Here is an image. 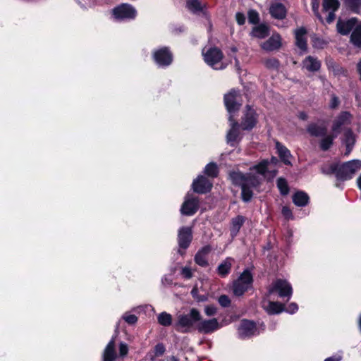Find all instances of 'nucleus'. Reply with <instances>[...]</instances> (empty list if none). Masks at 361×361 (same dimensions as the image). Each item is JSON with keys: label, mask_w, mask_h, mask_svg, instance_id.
Wrapping results in <instances>:
<instances>
[{"label": "nucleus", "mask_w": 361, "mask_h": 361, "mask_svg": "<svg viewBox=\"0 0 361 361\" xmlns=\"http://www.w3.org/2000/svg\"><path fill=\"white\" fill-rule=\"evenodd\" d=\"M230 178L233 184L241 186L243 201H250L252 197V188L259 183L258 177L250 174L245 176L239 171H234L230 173Z\"/></svg>", "instance_id": "obj_1"}, {"label": "nucleus", "mask_w": 361, "mask_h": 361, "mask_svg": "<svg viewBox=\"0 0 361 361\" xmlns=\"http://www.w3.org/2000/svg\"><path fill=\"white\" fill-rule=\"evenodd\" d=\"M200 319V311L195 308H192L188 314H180L178 317V322L176 325L182 331H187L192 329L195 324H197Z\"/></svg>", "instance_id": "obj_2"}, {"label": "nucleus", "mask_w": 361, "mask_h": 361, "mask_svg": "<svg viewBox=\"0 0 361 361\" xmlns=\"http://www.w3.org/2000/svg\"><path fill=\"white\" fill-rule=\"evenodd\" d=\"M202 55L207 65L216 70H221L226 67L224 64L223 54L220 49L216 47L203 49Z\"/></svg>", "instance_id": "obj_3"}, {"label": "nucleus", "mask_w": 361, "mask_h": 361, "mask_svg": "<svg viewBox=\"0 0 361 361\" xmlns=\"http://www.w3.org/2000/svg\"><path fill=\"white\" fill-rule=\"evenodd\" d=\"M361 169L360 160H353L343 164L341 166H337L334 170L336 171L338 178L341 180H347L352 178V176Z\"/></svg>", "instance_id": "obj_4"}, {"label": "nucleus", "mask_w": 361, "mask_h": 361, "mask_svg": "<svg viewBox=\"0 0 361 361\" xmlns=\"http://www.w3.org/2000/svg\"><path fill=\"white\" fill-rule=\"evenodd\" d=\"M252 276L247 270L244 271L240 277L233 282V293L235 296H241L252 286Z\"/></svg>", "instance_id": "obj_5"}, {"label": "nucleus", "mask_w": 361, "mask_h": 361, "mask_svg": "<svg viewBox=\"0 0 361 361\" xmlns=\"http://www.w3.org/2000/svg\"><path fill=\"white\" fill-rule=\"evenodd\" d=\"M224 104L230 114L237 111L241 104L240 103V94L235 90H231L224 95Z\"/></svg>", "instance_id": "obj_6"}, {"label": "nucleus", "mask_w": 361, "mask_h": 361, "mask_svg": "<svg viewBox=\"0 0 361 361\" xmlns=\"http://www.w3.org/2000/svg\"><path fill=\"white\" fill-rule=\"evenodd\" d=\"M276 292L280 297L290 298L293 290L290 284L286 280L277 279L269 290L270 294Z\"/></svg>", "instance_id": "obj_7"}, {"label": "nucleus", "mask_w": 361, "mask_h": 361, "mask_svg": "<svg viewBox=\"0 0 361 361\" xmlns=\"http://www.w3.org/2000/svg\"><path fill=\"white\" fill-rule=\"evenodd\" d=\"M113 15L118 20L132 19L136 16L137 11L131 5L123 4L113 10Z\"/></svg>", "instance_id": "obj_8"}, {"label": "nucleus", "mask_w": 361, "mask_h": 361, "mask_svg": "<svg viewBox=\"0 0 361 361\" xmlns=\"http://www.w3.org/2000/svg\"><path fill=\"white\" fill-rule=\"evenodd\" d=\"M198 208V200L192 195H188L182 204L180 212L184 215L191 216L197 211Z\"/></svg>", "instance_id": "obj_9"}, {"label": "nucleus", "mask_w": 361, "mask_h": 361, "mask_svg": "<svg viewBox=\"0 0 361 361\" xmlns=\"http://www.w3.org/2000/svg\"><path fill=\"white\" fill-rule=\"evenodd\" d=\"M220 327L219 323L217 319L214 318L212 319H200L198 323H197V329L200 332L204 334L212 333Z\"/></svg>", "instance_id": "obj_10"}, {"label": "nucleus", "mask_w": 361, "mask_h": 361, "mask_svg": "<svg viewBox=\"0 0 361 361\" xmlns=\"http://www.w3.org/2000/svg\"><path fill=\"white\" fill-rule=\"evenodd\" d=\"M192 239V235L191 227H182L179 229L178 242L180 248L186 249L190 244Z\"/></svg>", "instance_id": "obj_11"}, {"label": "nucleus", "mask_w": 361, "mask_h": 361, "mask_svg": "<svg viewBox=\"0 0 361 361\" xmlns=\"http://www.w3.org/2000/svg\"><path fill=\"white\" fill-rule=\"evenodd\" d=\"M352 116L348 112H341L334 121L332 130L336 135L340 133L341 126L348 125L351 122Z\"/></svg>", "instance_id": "obj_12"}, {"label": "nucleus", "mask_w": 361, "mask_h": 361, "mask_svg": "<svg viewBox=\"0 0 361 361\" xmlns=\"http://www.w3.org/2000/svg\"><path fill=\"white\" fill-rule=\"evenodd\" d=\"M212 187V183L205 177L200 176L192 183L193 190L198 193H206Z\"/></svg>", "instance_id": "obj_13"}, {"label": "nucleus", "mask_w": 361, "mask_h": 361, "mask_svg": "<svg viewBox=\"0 0 361 361\" xmlns=\"http://www.w3.org/2000/svg\"><path fill=\"white\" fill-rule=\"evenodd\" d=\"M154 58L159 66H168L172 61V55L166 48H162L155 51Z\"/></svg>", "instance_id": "obj_14"}, {"label": "nucleus", "mask_w": 361, "mask_h": 361, "mask_svg": "<svg viewBox=\"0 0 361 361\" xmlns=\"http://www.w3.org/2000/svg\"><path fill=\"white\" fill-rule=\"evenodd\" d=\"M321 61L314 56H308L302 62V68L308 72L314 73L320 70Z\"/></svg>", "instance_id": "obj_15"}, {"label": "nucleus", "mask_w": 361, "mask_h": 361, "mask_svg": "<svg viewBox=\"0 0 361 361\" xmlns=\"http://www.w3.org/2000/svg\"><path fill=\"white\" fill-rule=\"evenodd\" d=\"M257 122L256 114L250 106H247V110L243 118L241 126L244 130L252 128Z\"/></svg>", "instance_id": "obj_16"}, {"label": "nucleus", "mask_w": 361, "mask_h": 361, "mask_svg": "<svg viewBox=\"0 0 361 361\" xmlns=\"http://www.w3.org/2000/svg\"><path fill=\"white\" fill-rule=\"evenodd\" d=\"M239 336L245 338L254 335L256 332V326L252 322L243 320L238 329Z\"/></svg>", "instance_id": "obj_17"}, {"label": "nucleus", "mask_w": 361, "mask_h": 361, "mask_svg": "<svg viewBox=\"0 0 361 361\" xmlns=\"http://www.w3.org/2000/svg\"><path fill=\"white\" fill-rule=\"evenodd\" d=\"M229 122L231 129L227 133L226 140L229 145L233 146L239 136V125L237 122L233 120L231 116L229 117Z\"/></svg>", "instance_id": "obj_18"}, {"label": "nucleus", "mask_w": 361, "mask_h": 361, "mask_svg": "<svg viewBox=\"0 0 361 361\" xmlns=\"http://www.w3.org/2000/svg\"><path fill=\"white\" fill-rule=\"evenodd\" d=\"M212 248L209 245H206L200 249L195 256V262L201 267L208 265L207 256L211 252Z\"/></svg>", "instance_id": "obj_19"}, {"label": "nucleus", "mask_w": 361, "mask_h": 361, "mask_svg": "<svg viewBox=\"0 0 361 361\" xmlns=\"http://www.w3.org/2000/svg\"><path fill=\"white\" fill-rule=\"evenodd\" d=\"M357 25L355 18H351L347 21L339 20L337 23V30L342 35H347L350 30H353Z\"/></svg>", "instance_id": "obj_20"}, {"label": "nucleus", "mask_w": 361, "mask_h": 361, "mask_svg": "<svg viewBox=\"0 0 361 361\" xmlns=\"http://www.w3.org/2000/svg\"><path fill=\"white\" fill-rule=\"evenodd\" d=\"M269 13L276 19H283L286 17L287 10L281 3H274L269 8Z\"/></svg>", "instance_id": "obj_21"}, {"label": "nucleus", "mask_w": 361, "mask_h": 361, "mask_svg": "<svg viewBox=\"0 0 361 361\" xmlns=\"http://www.w3.org/2000/svg\"><path fill=\"white\" fill-rule=\"evenodd\" d=\"M281 45V37L279 35H273L268 40L263 42L261 47L266 51H273Z\"/></svg>", "instance_id": "obj_22"}, {"label": "nucleus", "mask_w": 361, "mask_h": 361, "mask_svg": "<svg viewBox=\"0 0 361 361\" xmlns=\"http://www.w3.org/2000/svg\"><path fill=\"white\" fill-rule=\"evenodd\" d=\"M306 30L304 27H300L295 31L296 45L301 50L307 49Z\"/></svg>", "instance_id": "obj_23"}, {"label": "nucleus", "mask_w": 361, "mask_h": 361, "mask_svg": "<svg viewBox=\"0 0 361 361\" xmlns=\"http://www.w3.org/2000/svg\"><path fill=\"white\" fill-rule=\"evenodd\" d=\"M116 357L115 341L114 339H111L104 349L103 360L104 361H114Z\"/></svg>", "instance_id": "obj_24"}, {"label": "nucleus", "mask_w": 361, "mask_h": 361, "mask_svg": "<svg viewBox=\"0 0 361 361\" xmlns=\"http://www.w3.org/2000/svg\"><path fill=\"white\" fill-rule=\"evenodd\" d=\"M276 147L282 161L286 164H290V157H291L290 151L280 142H276Z\"/></svg>", "instance_id": "obj_25"}, {"label": "nucleus", "mask_w": 361, "mask_h": 361, "mask_svg": "<svg viewBox=\"0 0 361 361\" xmlns=\"http://www.w3.org/2000/svg\"><path fill=\"white\" fill-rule=\"evenodd\" d=\"M355 135L351 130H347L344 134L343 142L346 147L345 155H348L351 152L353 147L355 144Z\"/></svg>", "instance_id": "obj_26"}, {"label": "nucleus", "mask_w": 361, "mask_h": 361, "mask_svg": "<svg viewBox=\"0 0 361 361\" xmlns=\"http://www.w3.org/2000/svg\"><path fill=\"white\" fill-rule=\"evenodd\" d=\"M264 308L269 314H279L284 310L283 305L278 302H269L267 305L264 304Z\"/></svg>", "instance_id": "obj_27"}, {"label": "nucleus", "mask_w": 361, "mask_h": 361, "mask_svg": "<svg viewBox=\"0 0 361 361\" xmlns=\"http://www.w3.org/2000/svg\"><path fill=\"white\" fill-rule=\"evenodd\" d=\"M245 221V218L242 216H238L232 219L231 234L233 237L235 236L240 231Z\"/></svg>", "instance_id": "obj_28"}, {"label": "nucleus", "mask_w": 361, "mask_h": 361, "mask_svg": "<svg viewBox=\"0 0 361 361\" xmlns=\"http://www.w3.org/2000/svg\"><path fill=\"white\" fill-rule=\"evenodd\" d=\"M350 42L356 47H361V22L352 31Z\"/></svg>", "instance_id": "obj_29"}, {"label": "nucleus", "mask_w": 361, "mask_h": 361, "mask_svg": "<svg viewBox=\"0 0 361 361\" xmlns=\"http://www.w3.org/2000/svg\"><path fill=\"white\" fill-rule=\"evenodd\" d=\"M233 259L231 258L226 259L218 267V273L221 276H226L231 268Z\"/></svg>", "instance_id": "obj_30"}, {"label": "nucleus", "mask_w": 361, "mask_h": 361, "mask_svg": "<svg viewBox=\"0 0 361 361\" xmlns=\"http://www.w3.org/2000/svg\"><path fill=\"white\" fill-rule=\"evenodd\" d=\"M308 196L303 192H298L293 197L294 204L298 207H303L307 204L308 202Z\"/></svg>", "instance_id": "obj_31"}, {"label": "nucleus", "mask_w": 361, "mask_h": 361, "mask_svg": "<svg viewBox=\"0 0 361 361\" xmlns=\"http://www.w3.org/2000/svg\"><path fill=\"white\" fill-rule=\"evenodd\" d=\"M269 35L268 27L264 25L256 26L252 30V35L255 37L262 39Z\"/></svg>", "instance_id": "obj_32"}, {"label": "nucleus", "mask_w": 361, "mask_h": 361, "mask_svg": "<svg viewBox=\"0 0 361 361\" xmlns=\"http://www.w3.org/2000/svg\"><path fill=\"white\" fill-rule=\"evenodd\" d=\"M186 6L190 11L194 13L201 11L205 7V4L198 0H188Z\"/></svg>", "instance_id": "obj_33"}, {"label": "nucleus", "mask_w": 361, "mask_h": 361, "mask_svg": "<svg viewBox=\"0 0 361 361\" xmlns=\"http://www.w3.org/2000/svg\"><path fill=\"white\" fill-rule=\"evenodd\" d=\"M338 0H324L323 1V8L326 11L335 12L339 7Z\"/></svg>", "instance_id": "obj_34"}, {"label": "nucleus", "mask_w": 361, "mask_h": 361, "mask_svg": "<svg viewBox=\"0 0 361 361\" xmlns=\"http://www.w3.org/2000/svg\"><path fill=\"white\" fill-rule=\"evenodd\" d=\"M345 4L355 13L361 14V0H343Z\"/></svg>", "instance_id": "obj_35"}, {"label": "nucleus", "mask_w": 361, "mask_h": 361, "mask_svg": "<svg viewBox=\"0 0 361 361\" xmlns=\"http://www.w3.org/2000/svg\"><path fill=\"white\" fill-rule=\"evenodd\" d=\"M308 133L314 136H320L325 133V128L316 124H310L307 128Z\"/></svg>", "instance_id": "obj_36"}, {"label": "nucleus", "mask_w": 361, "mask_h": 361, "mask_svg": "<svg viewBox=\"0 0 361 361\" xmlns=\"http://www.w3.org/2000/svg\"><path fill=\"white\" fill-rule=\"evenodd\" d=\"M158 322L162 326H169L172 322V317L170 314L164 312L159 314Z\"/></svg>", "instance_id": "obj_37"}, {"label": "nucleus", "mask_w": 361, "mask_h": 361, "mask_svg": "<svg viewBox=\"0 0 361 361\" xmlns=\"http://www.w3.org/2000/svg\"><path fill=\"white\" fill-rule=\"evenodd\" d=\"M270 163L268 160H263L259 164L253 166L252 170L259 175H264L267 171L268 164Z\"/></svg>", "instance_id": "obj_38"}, {"label": "nucleus", "mask_w": 361, "mask_h": 361, "mask_svg": "<svg viewBox=\"0 0 361 361\" xmlns=\"http://www.w3.org/2000/svg\"><path fill=\"white\" fill-rule=\"evenodd\" d=\"M205 173L211 177H216L218 174V168L214 163H209L204 169Z\"/></svg>", "instance_id": "obj_39"}, {"label": "nucleus", "mask_w": 361, "mask_h": 361, "mask_svg": "<svg viewBox=\"0 0 361 361\" xmlns=\"http://www.w3.org/2000/svg\"><path fill=\"white\" fill-rule=\"evenodd\" d=\"M336 136L337 135H336V134H335L334 136L329 135V136H326L324 138H323L322 142H321V148L323 150L328 149L331 147V145H332V142H333L334 138L335 137H336Z\"/></svg>", "instance_id": "obj_40"}, {"label": "nucleus", "mask_w": 361, "mask_h": 361, "mask_svg": "<svg viewBox=\"0 0 361 361\" xmlns=\"http://www.w3.org/2000/svg\"><path fill=\"white\" fill-rule=\"evenodd\" d=\"M277 186H278L281 194H283V195L288 194V187L287 182L285 179L281 178H279L277 180Z\"/></svg>", "instance_id": "obj_41"}, {"label": "nucleus", "mask_w": 361, "mask_h": 361, "mask_svg": "<svg viewBox=\"0 0 361 361\" xmlns=\"http://www.w3.org/2000/svg\"><path fill=\"white\" fill-rule=\"evenodd\" d=\"M248 20L252 24H256L259 20L258 13L255 10H250L248 11Z\"/></svg>", "instance_id": "obj_42"}, {"label": "nucleus", "mask_w": 361, "mask_h": 361, "mask_svg": "<svg viewBox=\"0 0 361 361\" xmlns=\"http://www.w3.org/2000/svg\"><path fill=\"white\" fill-rule=\"evenodd\" d=\"M123 319L128 324H133L135 323H136L137 320V318L135 315L134 314H125L123 316Z\"/></svg>", "instance_id": "obj_43"}, {"label": "nucleus", "mask_w": 361, "mask_h": 361, "mask_svg": "<svg viewBox=\"0 0 361 361\" xmlns=\"http://www.w3.org/2000/svg\"><path fill=\"white\" fill-rule=\"evenodd\" d=\"M219 302L223 307H228L231 303V300L227 295H223L219 297Z\"/></svg>", "instance_id": "obj_44"}, {"label": "nucleus", "mask_w": 361, "mask_h": 361, "mask_svg": "<svg viewBox=\"0 0 361 361\" xmlns=\"http://www.w3.org/2000/svg\"><path fill=\"white\" fill-rule=\"evenodd\" d=\"M204 313L207 316H213L216 313V307L213 305H207L204 308Z\"/></svg>", "instance_id": "obj_45"}, {"label": "nucleus", "mask_w": 361, "mask_h": 361, "mask_svg": "<svg viewBox=\"0 0 361 361\" xmlns=\"http://www.w3.org/2000/svg\"><path fill=\"white\" fill-rule=\"evenodd\" d=\"M128 353V347L127 344L121 343L119 345V355L121 357L126 356Z\"/></svg>", "instance_id": "obj_46"}, {"label": "nucleus", "mask_w": 361, "mask_h": 361, "mask_svg": "<svg viewBox=\"0 0 361 361\" xmlns=\"http://www.w3.org/2000/svg\"><path fill=\"white\" fill-rule=\"evenodd\" d=\"M326 44V43L319 38H316L313 41V47L317 49H323L324 46Z\"/></svg>", "instance_id": "obj_47"}, {"label": "nucleus", "mask_w": 361, "mask_h": 361, "mask_svg": "<svg viewBox=\"0 0 361 361\" xmlns=\"http://www.w3.org/2000/svg\"><path fill=\"white\" fill-rule=\"evenodd\" d=\"M181 274L185 279H190L192 276V269L188 267L182 268Z\"/></svg>", "instance_id": "obj_48"}, {"label": "nucleus", "mask_w": 361, "mask_h": 361, "mask_svg": "<svg viewBox=\"0 0 361 361\" xmlns=\"http://www.w3.org/2000/svg\"><path fill=\"white\" fill-rule=\"evenodd\" d=\"M165 351V348L164 346V345L162 344H157L155 348H154V352H155V355L157 356H160Z\"/></svg>", "instance_id": "obj_49"}, {"label": "nucleus", "mask_w": 361, "mask_h": 361, "mask_svg": "<svg viewBox=\"0 0 361 361\" xmlns=\"http://www.w3.org/2000/svg\"><path fill=\"white\" fill-rule=\"evenodd\" d=\"M338 104H339L338 98L335 95H332V97L331 98L330 103H329L330 107L331 109H336L338 107Z\"/></svg>", "instance_id": "obj_50"}, {"label": "nucleus", "mask_w": 361, "mask_h": 361, "mask_svg": "<svg viewBox=\"0 0 361 361\" xmlns=\"http://www.w3.org/2000/svg\"><path fill=\"white\" fill-rule=\"evenodd\" d=\"M235 19H236L237 23L240 25H242L245 23V16L242 13H237L235 15Z\"/></svg>", "instance_id": "obj_51"}, {"label": "nucleus", "mask_w": 361, "mask_h": 361, "mask_svg": "<svg viewBox=\"0 0 361 361\" xmlns=\"http://www.w3.org/2000/svg\"><path fill=\"white\" fill-rule=\"evenodd\" d=\"M298 305L296 303L293 302V303H290L288 306L286 311L290 314H293L298 310Z\"/></svg>", "instance_id": "obj_52"}, {"label": "nucleus", "mask_w": 361, "mask_h": 361, "mask_svg": "<svg viewBox=\"0 0 361 361\" xmlns=\"http://www.w3.org/2000/svg\"><path fill=\"white\" fill-rule=\"evenodd\" d=\"M282 214L286 219H290L292 217V212L290 209L287 207H283Z\"/></svg>", "instance_id": "obj_53"}, {"label": "nucleus", "mask_w": 361, "mask_h": 361, "mask_svg": "<svg viewBox=\"0 0 361 361\" xmlns=\"http://www.w3.org/2000/svg\"><path fill=\"white\" fill-rule=\"evenodd\" d=\"M342 359V355L339 354L334 355L330 357H328L324 360V361H341Z\"/></svg>", "instance_id": "obj_54"}, {"label": "nucleus", "mask_w": 361, "mask_h": 361, "mask_svg": "<svg viewBox=\"0 0 361 361\" xmlns=\"http://www.w3.org/2000/svg\"><path fill=\"white\" fill-rule=\"evenodd\" d=\"M319 6V0H312V10L314 11V12L315 13L318 12Z\"/></svg>", "instance_id": "obj_55"}, {"label": "nucleus", "mask_w": 361, "mask_h": 361, "mask_svg": "<svg viewBox=\"0 0 361 361\" xmlns=\"http://www.w3.org/2000/svg\"><path fill=\"white\" fill-rule=\"evenodd\" d=\"M279 64V62L276 60H267L266 61V65L268 67H277Z\"/></svg>", "instance_id": "obj_56"}, {"label": "nucleus", "mask_w": 361, "mask_h": 361, "mask_svg": "<svg viewBox=\"0 0 361 361\" xmlns=\"http://www.w3.org/2000/svg\"><path fill=\"white\" fill-rule=\"evenodd\" d=\"M329 15H328V17L326 18V21L330 23H331L334 19H335V14H334V12L333 11H329Z\"/></svg>", "instance_id": "obj_57"}, {"label": "nucleus", "mask_w": 361, "mask_h": 361, "mask_svg": "<svg viewBox=\"0 0 361 361\" xmlns=\"http://www.w3.org/2000/svg\"><path fill=\"white\" fill-rule=\"evenodd\" d=\"M299 117L300 118H301L302 120H306L307 118V116L305 113L304 112H301L299 114Z\"/></svg>", "instance_id": "obj_58"}, {"label": "nucleus", "mask_w": 361, "mask_h": 361, "mask_svg": "<svg viewBox=\"0 0 361 361\" xmlns=\"http://www.w3.org/2000/svg\"><path fill=\"white\" fill-rule=\"evenodd\" d=\"M166 361H178L175 356H169L166 358Z\"/></svg>", "instance_id": "obj_59"}, {"label": "nucleus", "mask_w": 361, "mask_h": 361, "mask_svg": "<svg viewBox=\"0 0 361 361\" xmlns=\"http://www.w3.org/2000/svg\"><path fill=\"white\" fill-rule=\"evenodd\" d=\"M357 185L359 188L361 190V176L357 178Z\"/></svg>", "instance_id": "obj_60"}, {"label": "nucleus", "mask_w": 361, "mask_h": 361, "mask_svg": "<svg viewBox=\"0 0 361 361\" xmlns=\"http://www.w3.org/2000/svg\"><path fill=\"white\" fill-rule=\"evenodd\" d=\"M271 162L273 163V164H276L277 159L275 158V157H272L271 159Z\"/></svg>", "instance_id": "obj_61"}, {"label": "nucleus", "mask_w": 361, "mask_h": 361, "mask_svg": "<svg viewBox=\"0 0 361 361\" xmlns=\"http://www.w3.org/2000/svg\"><path fill=\"white\" fill-rule=\"evenodd\" d=\"M359 325H360V331H361V316H360V320H359Z\"/></svg>", "instance_id": "obj_62"}]
</instances>
